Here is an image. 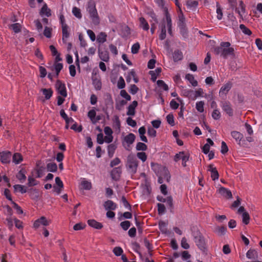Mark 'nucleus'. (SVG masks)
Instances as JSON below:
<instances>
[{"instance_id":"nucleus-1","label":"nucleus","mask_w":262,"mask_h":262,"mask_svg":"<svg viewBox=\"0 0 262 262\" xmlns=\"http://www.w3.org/2000/svg\"><path fill=\"white\" fill-rule=\"evenodd\" d=\"M230 45L229 42H222L220 46L214 49V52L216 55H220L224 58H227L228 56L234 55V50L230 47Z\"/></svg>"},{"instance_id":"nucleus-2","label":"nucleus","mask_w":262,"mask_h":262,"mask_svg":"<svg viewBox=\"0 0 262 262\" xmlns=\"http://www.w3.org/2000/svg\"><path fill=\"white\" fill-rule=\"evenodd\" d=\"M86 9L90 15V18L93 24L95 25H99L100 23V19L97 10L96 8V4L94 1L89 0Z\"/></svg>"},{"instance_id":"nucleus-3","label":"nucleus","mask_w":262,"mask_h":262,"mask_svg":"<svg viewBox=\"0 0 262 262\" xmlns=\"http://www.w3.org/2000/svg\"><path fill=\"white\" fill-rule=\"evenodd\" d=\"M126 166L128 172L132 174L136 173L138 161L134 155L130 154L127 156Z\"/></svg>"},{"instance_id":"nucleus-4","label":"nucleus","mask_w":262,"mask_h":262,"mask_svg":"<svg viewBox=\"0 0 262 262\" xmlns=\"http://www.w3.org/2000/svg\"><path fill=\"white\" fill-rule=\"evenodd\" d=\"M152 169L156 172L157 176L161 175L167 182H169L170 175L166 167L156 164L152 165Z\"/></svg>"},{"instance_id":"nucleus-5","label":"nucleus","mask_w":262,"mask_h":262,"mask_svg":"<svg viewBox=\"0 0 262 262\" xmlns=\"http://www.w3.org/2000/svg\"><path fill=\"white\" fill-rule=\"evenodd\" d=\"M192 235L196 246L200 250L204 251L205 249L206 243L205 239L202 234L199 231L197 230L194 232Z\"/></svg>"},{"instance_id":"nucleus-6","label":"nucleus","mask_w":262,"mask_h":262,"mask_svg":"<svg viewBox=\"0 0 262 262\" xmlns=\"http://www.w3.org/2000/svg\"><path fill=\"white\" fill-rule=\"evenodd\" d=\"M12 152L8 150L0 152V161L4 164H10L12 159Z\"/></svg>"},{"instance_id":"nucleus-7","label":"nucleus","mask_w":262,"mask_h":262,"mask_svg":"<svg viewBox=\"0 0 262 262\" xmlns=\"http://www.w3.org/2000/svg\"><path fill=\"white\" fill-rule=\"evenodd\" d=\"M136 136L133 133H129L124 138L122 144L126 150L129 149L130 145L134 142Z\"/></svg>"},{"instance_id":"nucleus-8","label":"nucleus","mask_w":262,"mask_h":262,"mask_svg":"<svg viewBox=\"0 0 262 262\" xmlns=\"http://www.w3.org/2000/svg\"><path fill=\"white\" fill-rule=\"evenodd\" d=\"M55 88L59 94L63 97H66V85L60 80H57L55 83Z\"/></svg>"},{"instance_id":"nucleus-9","label":"nucleus","mask_w":262,"mask_h":262,"mask_svg":"<svg viewBox=\"0 0 262 262\" xmlns=\"http://www.w3.org/2000/svg\"><path fill=\"white\" fill-rule=\"evenodd\" d=\"M165 23H166V27L168 29V33L170 35H172V20L170 14L168 12L167 8H165Z\"/></svg>"},{"instance_id":"nucleus-10","label":"nucleus","mask_w":262,"mask_h":262,"mask_svg":"<svg viewBox=\"0 0 262 262\" xmlns=\"http://www.w3.org/2000/svg\"><path fill=\"white\" fill-rule=\"evenodd\" d=\"M179 13V22L178 27L181 30V31H184L185 30V18L183 14L181 9H180V12Z\"/></svg>"},{"instance_id":"nucleus-11","label":"nucleus","mask_w":262,"mask_h":262,"mask_svg":"<svg viewBox=\"0 0 262 262\" xmlns=\"http://www.w3.org/2000/svg\"><path fill=\"white\" fill-rule=\"evenodd\" d=\"M30 198L33 201H37L39 198V191L36 188H29L27 192Z\"/></svg>"},{"instance_id":"nucleus-12","label":"nucleus","mask_w":262,"mask_h":262,"mask_svg":"<svg viewBox=\"0 0 262 262\" xmlns=\"http://www.w3.org/2000/svg\"><path fill=\"white\" fill-rule=\"evenodd\" d=\"M221 107L223 111H225L229 116H233V110L229 102L224 101L222 102Z\"/></svg>"},{"instance_id":"nucleus-13","label":"nucleus","mask_w":262,"mask_h":262,"mask_svg":"<svg viewBox=\"0 0 262 262\" xmlns=\"http://www.w3.org/2000/svg\"><path fill=\"white\" fill-rule=\"evenodd\" d=\"M121 172L122 170L120 167L114 168L111 172L112 179L115 181L118 180L120 177Z\"/></svg>"},{"instance_id":"nucleus-14","label":"nucleus","mask_w":262,"mask_h":262,"mask_svg":"<svg viewBox=\"0 0 262 262\" xmlns=\"http://www.w3.org/2000/svg\"><path fill=\"white\" fill-rule=\"evenodd\" d=\"M12 162L15 165H18L23 161V156L19 152H15L12 156Z\"/></svg>"},{"instance_id":"nucleus-15","label":"nucleus","mask_w":262,"mask_h":262,"mask_svg":"<svg viewBox=\"0 0 262 262\" xmlns=\"http://www.w3.org/2000/svg\"><path fill=\"white\" fill-rule=\"evenodd\" d=\"M218 191H219V193L221 195H222L223 196H224L227 199H230V198H232V193H231V191L225 187H221L219 189Z\"/></svg>"},{"instance_id":"nucleus-16","label":"nucleus","mask_w":262,"mask_h":262,"mask_svg":"<svg viewBox=\"0 0 262 262\" xmlns=\"http://www.w3.org/2000/svg\"><path fill=\"white\" fill-rule=\"evenodd\" d=\"M138 105V102L134 101L127 107V111L126 113L128 116H134L135 114V108Z\"/></svg>"},{"instance_id":"nucleus-17","label":"nucleus","mask_w":262,"mask_h":262,"mask_svg":"<svg viewBox=\"0 0 262 262\" xmlns=\"http://www.w3.org/2000/svg\"><path fill=\"white\" fill-rule=\"evenodd\" d=\"M104 207L106 210H114L117 208V204L111 200H107L104 203Z\"/></svg>"},{"instance_id":"nucleus-18","label":"nucleus","mask_w":262,"mask_h":262,"mask_svg":"<svg viewBox=\"0 0 262 262\" xmlns=\"http://www.w3.org/2000/svg\"><path fill=\"white\" fill-rule=\"evenodd\" d=\"M60 21L62 27V40L64 43H66V23L64 22V16L63 14L60 15Z\"/></svg>"},{"instance_id":"nucleus-19","label":"nucleus","mask_w":262,"mask_h":262,"mask_svg":"<svg viewBox=\"0 0 262 262\" xmlns=\"http://www.w3.org/2000/svg\"><path fill=\"white\" fill-rule=\"evenodd\" d=\"M26 169L24 168H21L16 174V178L20 181V182L23 183L26 180L27 177L26 176Z\"/></svg>"},{"instance_id":"nucleus-20","label":"nucleus","mask_w":262,"mask_h":262,"mask_svg":"<svg viewBox=\"0 0 262 262\" xmlns=\"http://www.w3.org/2000/svg\"><path fill=\"white\" fill-rule=\"evenodd\" d=\"M98 54L100 58L103 61L107 62L109 60V55L107 51L105 50H98Z\"/></svg>"},{"instance_id":"nucleus-21","label":"nucleus","mask_w":262,"mask_h":262,"mask_svg":"<svg viewBox=\"0 0 262 262\" xmlns=\"http://www.w3.org/2000/svg\"><path fill=\"white\" fill-rule=\"evenodd\" d=\"M40 14L42 17L43 16L49 17L51 15V10L48 7L46 4H45L41 8Z\"/></svg>"},{"instance_id":"nucleus-22","label":"nucleus","mask_w":262,"mask_h":262,"mask_svg":"<svg viewBox=\"0 0 262 262\" xmlns=\"http://www.w3.org/2000/svg\"><path fill=\"white\" fill-rule=\"evenodd\" d=\"M208 170L211 172V177L212 180L215 181L219 179V173L215 167H214L212 165L209 166Z\"/></svg>"},{"instance_id":"nucleus-23","label":"nucleus","mask_w":262,"mask_h":262,"mask_svg":"<svg viewBox=\"0 0 262 262\" xmlns=\"http://www.w3.org/2000/svg\"><path fill=\"white\" fill-rule=\"evenodd\" d=\"M166 23L164 19L163 20L161 26V33L159 35L160 40H163L166 38Z\"/></svg>"},{"instance_id":"nucleus-24","label":"nucleus","mask_w":262,"mask_h":262,"mask_svg":"<svg viewBox=\"0 0 262 262\" xmlns=\"http://www.w3.org/2000/svg\"><path fill=\"white\" fill-rule=\"evenodd\" d=\"M88 225L97 229H100L103 227V225L95 220H89L88 221Z\"/></svg>"},{"instance_id":"nucleus-25","label":"nucleus","mask_w":262,"mask_h":262,"mask_svg":"<svg viewBox=\"0 0 262 262\" xmlns=\"http://www.w3.org/2000/svg\"><path fill=\"white\" fill-rule=\"evenodd\" d=\"M15 33L17 34L20 32L22 26L20 23H15L10 25L9 27Z\"/></svg>"},{"instance_id":"nucleus-26","label":"nucleus","mask_w":262,"mask_h":262,"mask_svg":"<svg viewBox=\"0 0 262 262\" xmlns=\"http://www.w3.org/2000/svg\"><path fill=\"white\" fill-rule=\"evenodd\" d=\"M14 191L15 192H19L21 194L25 193L27 192L28 189L25 186L20 184H15L13 186Z\"/></svg>"},{"instance_id":"nucleus-27","label":"nucleus","mask_w":262,"mask_h":262,"mask_svg":"<svg viewBox=\"0 0 262 262\" xmlns=\"http://www.w3.org/2000/svg\"><path fill=\"white\" fill-rule=\"evenodd\" d=\"M46 169L50 172H55L57 170V166L55 163H48L47 164Z\"/></svg>"},{"instance_id":"nucleus-28","label":"nucleus","mask_w":262,"mask_h":262,"mask_svg":"<svg viewBox=\"0 0 262 262\" xmlns=\"http://www.w3.org/2000/svg\"><path fill=\"white\" fill-rule=\"evenodd\" d=\"M232 84L230 82H228L226 84L222 86L220 90V94H226L231 89Z\"/></svg>"},{"instance_id":"nucleus-29","label":"nucleus","mask_w":262,"mask_h":262,"mask_svg":"<svg viewBox=\"0 0 262 262\" xmlns=\"http://www.w3.org/2000/svg\"><path fill=\"white\" fill-rule=\"evenodd\" d=\"M183 53L179 50H175L173 53V58L174 61H178L183 59Z\"/></svg>"},{"instance_id":"nucleus-30","label":"nucleus","mask_w":262,"mask_h":262,"mask_svg":"<svg viewBox=\"0 0 262 262\" xmlns=\"http://www.w3.org/2000/svg\"><path fill=\"white\" fill-rule=\"evenodd\" d=\"M185 79H187L193 86H196L198 85V81L194 79L193 75L187 74L185 75Z\"/></svg>"},{"instance_id":"nucleus-31","label":"nucleus","mask_w":262,"mask_h":262,"mask_svg":"<svg viewBox=\"0 0 262 262\" xmlns=\"http://www.w3.org/2000/svg\"><path fill=\"white\" fill-rule=\"evenodd\" d=\"M231 134L232 137L236 140V142H238L239 143L243 138V135L238 132L232 131Z\"/></svg>"},{"instance_id":"nucleus-32","label":"nucleus","mask_w":262,"mask_h":262,"mask_svg":"<svg viewBox=\"0 0 262 262\" xmlns=\"http://www.w3.org/2000/svg\"><path fill=\"white\" fill-rule=\"evenodd\" d=\"M185 157H188V158H189V155L188 154H185L184 151H181L174 156V160L175 162H178L180 160L183 161V158Z\"/></svg>"},{"instance_id":"nucleus-33","label":"nucleus","mask_w":262,"mask_h":262,"mask_svg":"<svg viewBox=\"0 0 262 262\" xmlns=\"http://www.w3.org/2000/svg\"><path fill=\"white\" fill-rule=\"evenodd\" d=\"M246 255L249 259H255L258 257V253L255 250L250 249L247 252Z\"/></svg>"},{"instance_id":"nucleus-34","label":"nucleus","mask_w":262,"mask_h":262,"mask_svg":"<svg viewBox=\"0 0 262 262\" xmlns=\"http://www.w3.org/2000/svg\"><path fill=\"white\" fill-rule=\"evenodd\" d=\"M42 92L46 100L50 99L52 96L53 91L51 89H43Z\"/></svg>"},{"instance_id":"nucleus-35","label":"nucleus","mask_w":262,"mask_h":262,"mask_svg":"<svg viewBox=\"0 0 262 262\" xmlns=\"http://www.w3.org/2000/svg\"><path fill=\"white\" fill-rule=\"evenodd\" d=\"M186 5L190 10H193L198 6V2L194 0H188L186 3Z\"/></svg>"},{"instance_id":"nucleus-36","label":"nucleus","mask_w":262,"mask_h":262,"mask_svg":"<svg viewBox=\"0 0 262 262\" xmlns=\"http://www.w3.org/2000/svg\"><path fill=\"white\" fill-rule=\"evenodd\" d=\"M117 146L114 144H111L107 146L108 155L109 157H113Z\"/></svg>"},{"instance_id":"nucleus-37","label":"nucleus","mask_w":262,"mask_h":262,"mask_svg":"<svg viewBox=\"0 0 262 262\" xmlns=\"http://www.w3.org/2000/svg\"><path fill=\"white\" fill-rule=\"evenodd\" d=\"M226 231V228L224 226H217L215 227L214 229V232L220 236L224 235L225 234Z\"/></svg>"},{"instance_id":"nucleus-38","label":"nucleus","mask_w":262,"mask_h":262,"mask_svg":"<svg viewBox=\"0 0 262 262\" xmlns=\"http://www.w3.org/2000/svg\"><path fill=\"white\" fill-rule=\"evenodd\" d=\"M46 168L43 166L39 167L36 170L37 176L36 178H40L45 173L46 171Z\"/></svg>"},{"instance_id":"nucleus-39","label":"nucleus","mask_w":262,"mask_h":262,"mask_svg":"<svg viewBox=\"0 0 262 262\" xmlns=\"http://www.w3.org/2000/svg\"><path fill=\"white\" fill-rule=\"evenodd\" d=\"M139 21L140 23V26L143 30L147 31L149 29V25L148 23L144 17H140L139 18Z\"/></svg>"},{"instance_id":"nucleus-40","label":"nucleus","mask_w":262,"mask_h":262,"mask_svg":"<svg viewBox=\"0 0 262 262\" xmlns=\"http://www.w3.org/2000/svg\"><path fill=\"white\" fill-rule=\"evenodd\" d=\"M107 35L104 32H101L97 36V40L99 43H103L106 41Z\"/></svg>"},{"instance_id":"nucleus-41","label":"nucleus","mask_w":262,"mask_h":262,"mask_svg":"<svg viewBox=\"0 0 262 262\" xmlns=\"http://www.w3.org/2000/svg\"><path fill=\"white\" fill-rule=\"evenodd\" d=\"M82 188L85 190H90L92 188V184L90 182L83 180L81 182Z\"/></svg>"},{"instance_id":"nucleus-42","label":"nucleus","mask_w":262,"mask_h":262,"mask_svg":"<svg viewBox=\"0 0 262 262\" xmlns=\"http://www.w3.org/2000/svg\"><path fill=\"white\" fill-rule=\"evenodd\" d=\"M96 115V111L93 109L90 110L88 113V117L90 118L91 122L93 124L96 123V120H94Z\"/></svg>"},{"instance_id":"nucleus-43","label":"nucleus","mask_w":262,"mask_h":262,"mask_svg":"<svg viewBox=\"0 0 262 262\" xmlns=\"http://www.w3.org/2000/svg\"><path fill=\"white\" fill-rule=\"evenodd\" d=\"M53 67L56 72V75L58 76L60 71L63 68V64L61 63H54Z\"/></svg>"},{"instance_id":"nucleus-44","label":"nucleus","mask_w":262,"mask_h":262,"mask_svg":"<svg viewBox=\"0 0 262 262\" xmlns=\"http://www.w3.org/2000/svg\"><path fill=\"white\" fill-rule=\"evenodd\" d=\"M72 13L73 15L78 19H80L82 17V14L81 10L79 8L74 7L72 9Z\"/></svg>"},{"instance_id":"nucleus-45","label":"nucleus","mask_w":262,"mask_h":262,"mask_svg":"<svg viewBox=\"0 0 262 262\" xmlns=\"http://www.w3.org/2000/svg\"><path fill=\"white\" fill-rule=\"evenodd\" d=\"M204 102L203 101H200L196 103V109L200 113H203L204 111Z\"/></svg>"},{"instance_id":"nucleus-46","label":"nucleus","mask_w":262,"mask_h":262,"mask_svg":"<svg viewBox=\"0 0 262 262\" xmlns=\"http://www.w3.org/2000/svg\"><path fill=\"white\" fill-rule=\"evenodd\" d=\"M250 216L247 212H244L242 213V222L245 225H247L249 223Z\"/></svg>"},{"instance_id":"nucleus-47","label":"nucleus","mask_w":262,"mask_h":262,"mask_svg":"<svg viewBox=\"0 0 262 262\" xmlns=\"http://www.w3.org/2000/svg\"><path fill=\"white\" fill-rule=\"evenodd\" d=\"M136 149L137 150H141V151H145L147 150V145L144 143H142V142H138L137 144V145H136Z\"/></svg>"},{"instance_id":"nucleus-48","label":"nucleus","mask_w":262,"mask_h":262,"mask_svg":"<svg viewBox=\"0 0 262 262\" xmlns=\"http://www.w3.org/2000/svg\"><path fill=\"white\" fill-rule=\"evenodd\" d=\"M203 94V90L202 89L200 88L194 92V94L193 93L192 95V98L193 100L196 99L198 97L202 96Z\"/></svg>"},{"instance_id":"nucleus-49","label":"nucleus","mask_w":262,"mask_h":262,"mask_svg":"<svg viewBox=\"0 0 262 262\" xmlns=\"http://www.w3.org/2000/svg\"><path fill=\"white\" fill-rule=\"evenodd\" d=\"M28 182L27 183V185L29 187L34 186L38 184V183L35 180V179L32 178L31 176H29L28 177Z\"/></svg>"},{"instance_id":"nucleus-50","label":"nucleus","mask_w":262,"mask_h":262,"mask_svg":"<svg viewBox=\"0 0 262 262\" xmlns=\"http://www.w3.org/2000/svg\"><path fill=\"white\" fill-rule=\"evenodd\" d=\"M239 28L242 30V32L246 35H250L252 34V32L247 28L244 25L241 24L239 25Z\"/></svg>"},{"instance_id":"nucleus-51","label":"nucleus","mask_w":262,"mask_h":262,"mask_svg":"<svg viewBox=\"0 0 262 262\" xmlns=\"http://www.w3.org/2000/svg\"><path fill=\"white\" fill-rule=\"evenodd\" d=\"M157 84L158 86L162 89H163L165 91L168 90V85L164 82V81L162 80H158L157 82Z\"/></svg>"},{"instance_id":"nucleus-52","label":"nucleus","mask_w":262,"mask_h":262,"mask_svg":"<svg viewBox=\"0 0 262 262\" xmlns=\"http://www.w3.org/2000/svg\"><path fill=\"white\" fill-rule=\"evenodd\" d=\"M140 46L139 42H136L134 43L131 48V52L133 54H137L140 49Z\"/></svg>"},{"instance_id":"nucleus-53","label":"nucleus","mask_w":262,"mask_h":262,"mask_svg":"<svg viewBox=\"0 0 262 262\" xmlns=\"http://www.w3.org/2000/svg\"><path fill=\"white\" fill-rule=\"evenodd\" d=\"M131 223L128 221H125L121 222L120 225L121 227L124 230H127L130 226Z\"/></svg>"},{"instance_id":"nucleus-54","label":"nucleus","mask_w":262,"mask_h":262,"mask_svg":"<svg viewBox=\"0 0 262 262\" xmlns=\"http://www.w3.org/2000/svg\"><path fill=\"white\" fill-rule=\"evenodd\" d=\"M125 86V83L123 78L120 76L117 82V87L119 89H122Z\"/></svg>"},{"instance_id":"nucleus-55","label":"nucleus","mask_w":262,"mask_h":262,"mask_svg":"<svg viewBox=\"0 0 262 262\" xmlns=\"http://www.w3.org/2000/svg\"><path fill=\"white\" fill-rule=\"evenodd\" d=\"M172 198L171 196H169L166 198V202L164 203H166L167 206L169 208V209L171 210L170 211H172V210L173 209V202H172Z\"/></svg>"},{"instance_id":"nucleus-56","label":"nucleus","mask_w":262,"mask_h":262,"mask_svg":"<svg viewBox=\"0 0 262 262\" xmlns=\"http://www.w3.org/2000/svg\"><path fill=\"white\" fill-rule=\"evenodd\" d=\"M11 204L13 205V208L16 210V213L18 214H21L23 213V211L21 207L15 202H12Z\"/></svg>"},{"instance_id":"nucleus-57","label":"nucleus","mask_w":262,"mask_h":262,"mask_svg":"<svg viewBox=\"0 0 262 262\" xmlns=\"http://www.w3.org/2000/svg\"><path fill=\"white\" fill-rule=\"evenodd\" d=\"M166 120L168 123L171 126L174 125V117L172 114H169L167 116Z\"/></svg>"},{"instance_id":"nucleus-58","label":"nucleus","mask_w":262,"mask_h":262,"mask_svg":"<svg viewBox=\"0 0 262 262\" xmlns=\"http://www.w3.org/2000/svg\"><path fill=\"white\" fill-rule=\"evenodd\" d=\"M216 7L217 18L218 19L221 20L223 17V13L220 6L218 3H216Z\"/></svg>"},{"instance_id":"nucleus-59","label":"nucleus","mask_w":262,"mask_h":262,"mask_svg":"<svg viewBox=\"0 0 262 262\" xmlns=\"http://www.w3.org/2000/svg\"><path fill=\"white\" fill-rule=\"evenodd\" d=\"M158 211L159 214H163L165 212V207L164 204L158 203Z\"/></svg>"},{"instance_id":"nucleus-60","label":"nucleus","mask_w":262,"mask_h":262,"mask_svg":"<svg viewBox=\"0 0 262 262\" xmlns=\"http://www.w3.org/2000/svg\"><path fill=\"white\" fill-rule=\"evenodd\" d=\"M39 71L40 72V78H45L47 74V70H46V68L42 66H39Z\"/></svg>"},{"instance_id":"nucleus-61","label":"nucleus","mask_w":262,"mask_h":262,"mask_svg":"<svg viewBox=\"0 0 262 262\" xmlns=\"http://www.w3.org/2000/svg\"><path fill=\"white\" fill-rule=\"evenodd\" d=\"M228 151V147L226 143L224 141H222L221 143V152L222 154H226Z\"/></svg>"},{"instance_id":"nucleus-62","label":"nucleus","mask_w":262,"mask_h":262,"mask_svg":"<svg viewBox=\"0 0 262 262\" xmlns=\"http://www.w3.org/2000/svg\"><path fill=\"white\" fill-rule=\"evenodd\" d=\"M137 157L142 162H145L147 159V156L144 152H139L137 154Z\"/></svg>"},{"instance_id":"nucleus-63","label":"nucleus","mask_w":262,"mask_h":262,"mask_svg":"<svg viewBox=\"0 0 262 262\" xmlns=\"http://www.w3.org/2000/svg\"><path fill=\"white\" fill-rule=\"evenodd\" d=\"M85 227V225L82 223H79L75 224L73 227L74 230L77 231L84 229Z\"/></svg>"},{"instance_id":"nucleus-64","label":"nucleus","mask_w":262,"mask_h":262,"mask_svg":"<svg viewBox=\"0 0 262 262\" xmlns=\"http://www.w3.org/2000/svg\"><path fill=\"white\" fill-rule=\"evenodd\" d=\"M120 95L126 100L129 101L131 99V97L125 90H122L120 91Z\"/></svg>"}]
</instances>
